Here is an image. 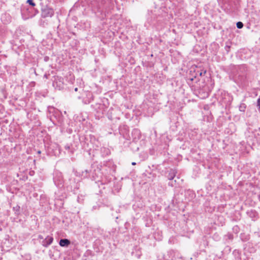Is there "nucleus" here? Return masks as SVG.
I'll list each match as a JSON object with an SVG mask.
<instances>
[{"instance_id": "1", "label": "nucleus", "mask_w": 260, "mask_h": 260, "mask_svg": "<svg viewBox=\"0 0 260 260\" xmlns=\"http://www.w3.org/2000/svg\"><path fill=\"white\" fill-rule=\"evenodd\" d=\"M194 72L193 68H191L186 77V82L190 86H193V82L197 83L200 80V79H197L196 76L194 75Z\"/></svg>"}, {"instance_id": "2", "label": "nucleus", "mask_w": 260, "mask_h": 260, "mask_svg": "<svg viewBox=\"0 0 260 260\" xmlns=\"http://www.w3.org/2000/svg\"><path fill=\"white\" fill-rule=\"evenodd\" d=\"M54 14V10L51 8L46 6L42 9L41 16L42 18L51 17Z\"/></svg>"}, {"instance_id": "3", "label": "nucleus", "mask_w": 260, "mask_h": 260, "mask_svg": "<svg viewBox=\"0 0 260 260\" xmlns=\"http://www.w3.org/2000/svg\"><path fill=\"white\" fill-rule=\"evenodd\" d=\"M237 80L239 83L242 86L247 85L248 83V79L245 73L240 74L239 72Z\"/></svg>"}, {"instance_id": "4", "label": "nucleus", "mask_w": 260, "mask_h": 260, "mask_svg": "<svg viewBox=\"0 0 260 260\" xmlns=\"http://www.w3.org/2000/svg\"><path fill=\"white\" fill-rule=\"evenodd\" d=\"M53 85L54 86L58 87L59 89L63 87V78L60 77H56L55 78V80L53 81Z\"/></svg>"}, {"instance_id": "5", "label": "nucleus", "mask_w": 260, "mask_h": 260, "mask_svg": "<svg viewBox=\"0 0 260 260\" xmlns=\"http://www.w3.org/2000/svg\"><path fill=\"white\" fill-rule=\"evenodd\" d=\"M224 99L228 100L226 101H224L223 100L222 101V103L225 104V106L226 107L227 106H230L231 105L232 101L233 100V98L229 94H227L224 95Z\"/></svg>"}, {"instance_id": "6", "label": "nucleus", "mask_w": 260, "mask_h": 260, "mask_svg": "<svg viewBox=\"0 0 260 260\" xmlns=\"http://www.w3.org/2000/svg\"><path fill=\"white\" fill-rule=\"evenodd\" d=\"M48 112L50 114H53V115L54 117H55V116L54 115V114H58L59 113V112L57 109H55L53 106H48Z\"/></svg>"}, {"instance_id": "7", "label": "nucleus", "mask_w": 260, "mask_h": 260, "mask_svg": "<svg viewBox=\"0 0 260 260\" xmlns=\"http://www.w3.org/2000/svg\"><path fill=\"white\" fill-rule=\"evenodd\" d=\"M70 244V241L67 239H62L59 241V245L62 247H67Z\"/></svg>"}, {"instance_id": "8", "label": "nucleus", "mask_w": 260, "mask_h": 260, "mask_svg": "<svg viewBox=\"0 0 260 260\" xmlns=\"http://www.w3.org/2000/svg\"><path fill=\"white\" fill-rule=\"evenodd\" d=\"M53 240V238L52 237L48 236L44 240L43 245L47 247L52 243Z\"/></svg>"}, {"instance_id": "9", "label": "nucleus", "mask_w": 260, "mask_h": 260, "mask_svg": "<svg viewBox=\"0 0 260 260\" xmlns=\"http://www.w3.org/2000/svg\"><path fill=\"white\" fill-rule=\"evenodd\" d=\"M197 73L199 74V77L203 76L205 75L207 72L206 70H205L204 69H202L200 67L197 68V71H196Z\"/></svg>"}, {"instance_id": "10", "label": "nucleus", "mask_w": 260, "mask_h": 260, "mask_svg": "<svg viewBox=\"0 0 260 260\" xmlns=\"http://www.w3.org/2000/svg\"><path fill=\"white\" fill-rule=\"evenodd\" d=\"M246 109V105L244 103H241L239 106V109L241 112H245Z\"/></svg>"}, {"instance_id": "11", "label": "nucleus", "mask_w": 260, "mask_h": 260, "mask_svg": "<svg viewBox=\"0 0 260 260\" xmlns=\"http://www.w3.org/2000/svg\"><path fill=\"white\" fill-rule=\"evenodd\" d=\"M26 3L29 4L31 7H34L36 6L35 3L34 2L33 0H27Z\"/></svg>"}, {"instance_id": "12", "label": "nucleus", "mask_w": 260, "mask_h": 260, "mask_svg": "<svg viewBox=\"0 0 260 260\" xmlns=\"http://www.w3.org/2000/svg\"><path fill=\"white\" fill-rule=\"evenodd\" d=\"M197 68H198V67L196 66L194 67H191V68H193V69L194 70V75L195 76H196V78L197 79H200L199 78V73H197L196 72V71H197Z\"/></svg>"}, {"instance_id": "13", "label": "nucleus", "mask_w": 260, "mask_h": 260, "mask_svg": "<svg viewBox=\"0 0 260 260\" xmlns=\"http://www.w3.org/2000/svg\"><path fill=\"white\" fill-rule=\"evenodd\" d=\"M238 28H242L243 27V24L242 22L239 21L236 24Z\"/></svg>"}, {"instance_id": "14", "label": "nucleus", "mask_w": 260, "mask_h": 260, "mask_svg": "<svg viewBox=\"0 0 260 260\" xmlns=\"http://www.w3.org/2000/svg\"><path fill=\"white\" fill-rule=\"evenodd\" d=\"M230 48H231L230 45H229L227 44H226V45L224 47V49L227 52H229L230 51Z\"/></svg>"}, {"instance_id": "15", "label": "nucleus", "mask_w": 260, "mask_h": 260, "mask_svg": "<svg viewBox=\"0 0 260 260\" xmlns=\"http://www.w3.org/2000/svg\"><path fill=\"white\" fill-rule=\"evenodd\" d=\"M257 107L258 109L260 110V97L257 99Z\"/></svg>"}, {"instance_id": "16", "label": "nucleus", "mask_w": 260, "mask_h": 260, "mask_svg": "<svg viewBox=\"0 0 260 260\" xmlns=\"http://www.w3.org/2000/svg\"><path fill=\"white\" fill-rule=\"evenodd\" d=\"M50 116V118L49 119L50 122L52 123V124H54V125L55 124V121L53 120V117L51 116Z\"/></svg>"}, {"instance_id": "17", "label": "nucleus", "mask_w": 260, "mask_h": 260, "mask_svg": "<svg viewBox=\"0 0 260 260\" xmlns=\"http://www.w3.org/2000/svg\"><path fill=\"white\" fill-rule=\"evenodd\" d=\"M175 174L173 173L172 175H170L169 177L170 180H172L174 177Z\"/></svg>"}, {"instance_id": "18", "label": "nucleus", "mask_w": 260, "mask_h": 260, "mask_svg": "<svg viewBox=\"0 0 260 260\" xmlns=\"http://www.w3.org/2000/svg\"><path fill=\"white\" fill-rule=\"evenodd\" d=\"M241 70L245 71V66H242L240 67V71H241Z\"/></svg>"}, {"instance_id": "19", "label": "nucleus", "mask_w": 260, "mask_h": 260, "mask_svg": "<svg viewBox=\"0 0 260 260\" xmlns=\"http://www.w3.org/2000/svg\"><path fill=\"white\" fill-rule=\"evenodd\" d=\"M49 57L48 56H45V57H44V60H45V61H48V60H49Z\"/></svg>"}, {"instance_id": "20", "label": "nucleus", "mask_w": 260, "mask_h": 260, "mask_svg": "<svg viewBox=\"0 0 260 260\" xmlns=\"http://www.w3.org/2000/svg\"><path fill=\"white\" fill-rule=\"evenodd\" d=\"M44 78H48V75H47V74H45V75H44Z\"/></svg>"}, {"instance_id": "21", "label": "nucleus", "mask_w": 260, "mask_h": 260, "mask_svg": "<svg viewBox=\"0 0 260 260\" xmlns=\"http://www.w3.org/2000/svg\"><path fill=\"white\" fill-rule=\"evenodd\" d=\"M41 151L40 150H38L37 151V153L39 154H41Z\"/></svg>"}, {"instance_id": "22", "label": "nucleus", "mask_w": 260, "mask_h": 260, "mask_svg": "<svg viewBox=\"0 0 260 260\" xmlns=\"http://www.w3.org/2000/svg\"><path fill=\"white\" fill-rule=\"evenodd\" d=\"M75 91H78V88L77 87H76L74 89Z\"/></svg>"}, {"instance_id": "23", "label": "nucleus", "mask_w": 260, "mask_h": 260, "mask_svg": "<svg viewBox=\"0 0 260 260\" xmlns=\"http://www.w3.org/2000/svg\"><path fill=\"white\" fill-rule=\"evenodd\" d=\"M132 164V165L134 166V165H135L136 164L135 162H133Z\"/></svg>"}, {"instance_id": "24", "label": "nucleus", "mask_w": 260, "mask_h": 260, "mask_svg": "<svg viewBox=\"0 0 260 260\" xmlns=\"http://www.w3.org/2000/svg\"><path fill=\"white\" fill-rule=\"evenodd\" d=\"M35 11H36V13H37V14H38L39 13V11L37 10H36Z\"/></svg>"}, {"instance_id": "25", "label": "nucleus", "mask_w": 260, "mask_h": 260, "mask_svg": "<svg viewBox=\"0 0 260 260\" xmlns=\"http://www.w3.org/2000/svg\"><path fill=\"white\" fill-rule=\"evenodd\" d=\"M66 148L69 149L70 148V147L69 146H68V147H66Z\"/></svg>"}, {"instance_id": "26", "label": "nucleus", "mask_w": 260, "mask_h": 260, "mask_svg": "<svg viewBox=\"0 0 260 260\" xmlns=\"http://www.w3.org/2000/svg\"><path fill=\"white\" fill-rule=\"evenodd\" d=\"M91 5H93V4L92 3V2H91Z\"/></svg>"}]
</instances>
